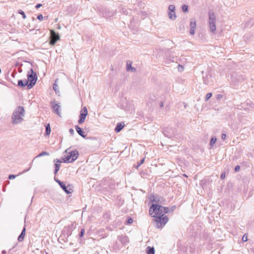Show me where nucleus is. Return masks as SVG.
<instances>
[{
    "instance_id": "obj_1",
    "label": "nucleus",
    "mask_w": 254,
    "mask_h": 254,
    "mask_svg": "<svg viewBox=\"0 0 254 254\" xmlns=\"http://www.w3.org/2000/svg\"><path fill=\"white\" fill-rule=\"evenodd\" d=\"M162 206L159 204H152L149 208V213L152 217L155 218L156 227L161 228L168 221V217L165 215L166 214L163 210Z\"/></svg>"
},
{
    "instance_id": "obj_2",
    "label": "nucleus",
    "mask_w": 254,
    "mask_h": 254,
    "mask_svg": "<svg viewBox=\"0 0 254 254\" xmlns=\"http://www.w3.org/2000/svg\"><path fill=\"white\" fill-rule=\"evenodd\" d=\"M25 115V110L22 106H17L14 110L12 115L11 123L13 125L21 124L23 121Z\"/></svg>"
},
{
    "instance_id": "obj_3",
    "label": "nucleus",
    "mask_w": 254,
    "mask_h": 254,
    "mask_svg": "<svg viewBox=\"0 0 254 254\" xmlns=\"http://www.w3.org/2000/svg\"><path fill=\"white\" fill-rule=\"evenodd\" d=\"M78 156L79 153L77 150L71 151L68 153L66 156L63 158V162L64 163H71L76 160Z\"/></svg>"
},
{
    "instance_id": "obj_4",
    "label": "nucleus",
    "mask_w": 254,
    "mask_h": 254,
    "mask_svg": "<svg viewBox=\"0 0 254 254\" xmlns=\"http://www.w3.org/2000/svg\"><path fill=\"white\" fill-rule=\"evenodd\" d=\"M31 74H27L28 81H29L30 83L28 85V89L32 88L35 84L37 80V74L34 71L32 68L30 69Z\"/></svg>"
},
{
    "instance_id": "obj_5",
    "label": "nucleus",
    "mask_w": 254,
    "mask_h": 254,
    "mask_svg": "<svg viewBox=\"0 0 254 254\" xmlns=\"http://www.w3.org/2000/svg\"><path fill=\"white\" fill-rule=\"evenodd\" d=\"M209 15V28L211 32H214L216 30V25H215V20L216 17L214 13L210 10L208 13Z\"/></svg>"
},
{
    "instance_id": "obj_6",
    "label": "nucleus",
    "mask_w": 254,
    "mask_h": 254,
    "mask_svg": "<svg viewBox=\"0 0 254 254\" xmlns=\"http://www.w3.org/2000/svg\"><path fill=\"white\" fill-rule=\"evenodd\" d=\"M60 40V36L59 33L56 32L54 30H50L49 44L52 46H54L57 42Z\"/></svg>"
},
{
    "instance_id": "obj_7",
    "label": "nucleus",
    "mask_w": 254,
    "mask_h": 254,
    "mask_svg": "<svg viewBox=\"0 0 254 254\" xmlns=\"http://www.w3.org/2000/svg\"><path fill=\"white\" fill-rule=\"evenodd\" d=\"M149 199L152 203L155 202L154 204L162 205L164 204L165 200L163 197L157 194H152L150 195Z\"/></svg>"
},
{
    "instance_id": "obj_8",
    "label": "nucleus",
    "mask_w": 254,
    "mask_h": 254,
    "mask_svg": "<svg viewBox=\"0 0 254 254\" xmlns=\"http://www.w3.org/2000/svg\"><path fill=\"white\" fill-rule=\"evenodd\" d=\"M244 79V77L241 75H239L237 73H233L231 75V82L234 84H236L241 82Z\"/></svg>"
},
{
    "instance_id": "obj_9",
    "label": "nucleus",
    "mask_w": 254,
    "mask_h": 254,
    "mask_svg": "<svg viewBox=\"0 0 254 254\" xmlns=\"http://www.w3.org/2000/svg\"><path fill=\"white\" fill-rule=\"evenodd\" d=\"M88 114V111L86 107H83L80 112L79 119L78 123L81 124L84 122L86 117Z\"/></svg>"
},
{
    "instance_id": "obj_10",
    "label": "nucleus",
    "mask_w": 254,
    "mask_h": 254,
    "mask_svg": "<svg viewBox=\"0 0 254 254\" xmlns=\"http://www.w3.org/2000/svg\"><path fill=\"white\" fill-rule=\"evenodd\" d=\"M100 14H101L102 16L106 17L109 18L110 17H112L114 16L115 14V11L112 10H110L107 8H104L100 9L99 10Z\"/></svg>"
},
{
    "instance_id": "obj_11",
    "label": "nucleus",
    "mask_w": 254,
    "mask_h": 254,
    "mask_svg": "<svg viewBox=\"0 0 254 254\" xmlns=\"http://www.w3.org/2000/svg\"><path fill=\"white\" fill-rule=\"evenodd\" d=\"M50 104L53 111L58 116H60L61 112H60V109L61 106L58 104L56 103L55 101L51 102Z\"/></svg>"
},
{
    "instance_id": "obj_12",
    "label": "nucleus",
    "mask_w": 254,
    "mask_h": 254,
    "mask_svg": "<svg viewBox=\"0 0 254 254\" xmlns=\"http://www.w3.org/2000/svg\"><path fill=\"white\" fill-rule=\"evenodd\" d=\"M74 228V224L73 223H72L70 225L67 226V227H65L64 229V232L66 233L67 236L69 237V236L71 235L72 231Z\"/></svg>"
},
{
    "instance_id": "obj_13",
    "label": "nucleus",
    "mask_w": 254,
    "mask_h": 254,
    "mask_svg": "<svg viewBox=\"0 0 254 254\" xmlns=\"http://www.w3.org/2000/svg\"><path fill=\"white\" fill-rule=\"evenodd\" d=\"M242 107L249 109V107L254 108V103L250 100H247L246 102L242 104Z\"/></svg>"
},
{
    "instance_id": "obj_14",
    "label": "nucleus",
    "mask_w": 254,
    "mask_h": 254,
    "mask_svg": "<svg viewBox=\"0 0 254 254\" xmlns=\"http://www.w3.org/2000/svg\"><path fill=\"white\" fill-rule=\"evenodd\" d=\"M54 162H55L54 165L55 167L54 174H56L60 170L61 161L59 160L58 159H56L54 160Z\"/></svg>"
},
{
    "instance_id": "obj_15",
    "label": "nucleus",
    "mask_w": 254,
    "mask_h": 254,
    "mask_svg": "<svg viewBox=\"0 0 254 254\" xmlns=\"http://www.w3.org/2000/svg\"><path fill=\"white\" fill-rule=\"evenodd\" d=\"M60 186L66 194H68L71 193V191H70L71 189L70 188L69 190L68 189V187H70V186H66L65 184L63 182L61 183V185H60Z\"/></svg>"
},
{
    "instance_id": "obj_16",
    "label": "nucleus",
    "mask_w": 254,
    "mask_h": 254,
    "mask_svg": "<svg viewBox=\"0 0 254 254\" xmlns=\"http://www.w3.org/2000/svg\"><path fill=\"white\" fill-rule=\"evenodd\" d=\"M75 128L79 135H80L84 138L86 137V134H85V132L83 131L82 129L80 127L78 126H75Z\"/></svg>"
},
{
    "instance_id": "obj_17",
    "label": "nucleus",
    "mask_w": 254,
    "mask_h": 254,
    "mask_svg": "<svg viewBox=\"0 0 254 254\" xmlns=\"http://www.w3.org/2000/svg\"><path fill=\"white\" fill-rule=\"evenodd\" d=\"M126 70L127 71H130L131 72H135L136 71V68L131 66V63L129 61L127 62V63Z\"/></svg>"
},
{
    "instance_id": "obj_18",
    "label": "nucleus",
    "mask_w": 254,
    "mask_h": 254,
    "mask_svg": "<svg viewBox=\"0 0 254 254\" xmlns=\"http://www.w3.org/2000/svg\"><path fill=\"white\" fill-rule=\"evenodd\" d=\"M119 241L121 242L123 244H126L128 242V238L124 235H120L118 238Z\"/></svg>"
},
{
    "instance_id": "obj_19",
    "label": "nucleus",
    "mask_w": 254,
    "mask_h": 254,
    "mask_svg": "<svg viewBox=\"0 0 254 254\" xmlns=\"http://www.w3.org/2000/svg\"><path fill=\"white\" fill-rule=\"evenodd\" d=\"M124 127L125 124L123 122L118 123L116 127H115V131L116 132H119L122 130V129L124 128Z\"/></svg>"
},
{
    "instance_id": "obj_20",
    "label": "nucleus",
    "mask_w": 254,
    "mask_h": 254,
    "mask_svg": "<svg viewBox=\"0 0 254 254\" xmlns=\"http://www.w3.org/2000/svg\"><path fill=\"white\" fill-rule=\"evenodd\" d=\"M28 81L26 79H25L24 80H19L18 81L17 86L21 87H24L26 86L28 87Z\"/></svg>"
},
{
    "instance_id": "obj_21",
    "label": "nucleus",
    "mask_w": 254,
    "mask_h": 254,
    "mask_svg": "<svg viewBox=\"0 0 254 254\" xmlns=\"http://www.w3.org/2000/svg\"><path fill=\"white\" fill-rule=\"evenodd\" d=\"M25 232H26V228H25V226H24L23 227L20 234L19 235V236L18 237L17 240L19 242H22L23 241L24 238L25 236Z\"/></svg>"
},
{
    "instance_id": "obj_22",
    "label": "nucleus",
    "mask_w": 254,
    "mask_h": 254,
    "mask_svg": "<svg viewBox=\"0 0 254 254\" xmlns=\"http://www.w3.org/2000/svg\"><path fill=\"white\" fill-rule=\"evenodd\" d=\"M146 252L147 254H154L155 249L154 247L148 246L146 248Z\"/></svg>"
},
{
    "instance_id": "obj_23",
    "label": "nucleus",
    "mask_w": 254,
    "mask_h": 254,
    "mask_svg": "<svg viewBox=\"0 0 254 254\" xmlns=\"http://www.w3.org/2000/svg\"><path fill=\"white\" fill-rule=\"evenodd\" d=\"M46 131H45V135H49L51 133V127L49 124H47L45 126Z\"/></svg>"
},
{
    "instance_id": "obj_24",
    "label": "nucleus",
    "mask_w": 254,
    "mask_h": 254,
    "mask_svg": "<svg viewBox=\"0 0 254 254\" xmlns=\"http://www.w3.org/2000/svg\"><path fill=\"white\" fill-rule=\"evenodd\" d=\"M168 16L170 19L174 20L176 18L175 13L168 12Z\"/></svg>"
},
{
    "instance_id": "obj_25",
    "label": "nucleus",
    "mask_w": 254,
    "mask_h": 254,
    "mask_svg": "<svg viewBox=\"0 0 254 254\" xmlns=\"http://www.w3.org/2000/svg\"><path fill=\"white\" fill-rule=\"evenodd\" d=\"M168 12L175 13V6L173 4H171L168 7Z\"/></svg>"
},
{
    "instance_id": "obj_26",
    "label": "nucleus",
    "mask_w": 254,
    "mask_h": 254,
    "mask_svg": "<svg viewBox=\"0 0 254 254\" xmlns=\"http://www.w3.org/2000/svg\"><path fill=\"white\" fill-rule=\"evenodd\" d=\"M53 89L55 90L56 94H58L59 93V90H58V85L56 83V80L55 81V82L53 85Z\"/></svg>"
},
{
    "instance_id": "obj_27",
    "label": "nucleus",
    "mask_w": 254,
    "mask_h": 254,
    "mask_svg": "<svg viewBox=\"0 0 254 254\" xmlns=\"http://www.w3.org/2000/svg\"><path fill=\"white\" fill-rule=\"evenodd\" d=\"M50 155L49 153L46 151H42L38 155L36 156L35 158L40 157L43 156H49Z\"/></svg>"
},
{
    "instance_id": "obj_28",
    "label": "nucleus",
    "mask_w": 254,
    "mask_h": 254,
    "mask_svg": "<svg viewBox=\"0 0 254 254\" xmlns=\"http://www.w3.org/2000/svg\"><path fill=\"white\" fill-rule=\"evenodd\" d=\"M217 140V138L215 137H212L211 138L210 142V145L211 146H212L216 142Z\"/></svg>"
},
{
    "instance_id": "obj_29",
    "label": "nucleus",
    "mask_w": 254,
    "mask_h": 254,
    "mask_svg": "<svg viewBox=\"0 0 254 254\" xmlns=\"http://www.w3.org/2000/svg\"><path fill=\"white\" fill-rule=\"evenodd\" d=\"M144 160H145V158H142V159L140 161V162H138V163H137V165H136V166H135V167L136 169L138 168V167H139L141 166V165H142V164L144 163Z\"/></svg>"
},
{
    "instance_id": "obj_30",
    "label": "nucleus",
    "mask_w": 254,
    "mask_h": 254,
    "mask_svg": "<svg viewBox=\"0 0 254 254\" xmlns=\"http://www.w3.org/2000/svg\"><path fill=\"white\" fill-rule=\"evenodd\" d=\"M18 13L22 16V18L23 19L26 18V16L23 10H22L21 9H19L18 11Z\"/></svg>"
},
{
    "instance_id": "obj_31",
    "label": "nucleus",
    "mask_w": 254,
    "mask_h": 254,
    "mask_svg": "<svg viewBox=\"0 0 254 254\" xmlns=\"http://www.w3.org/2000/svg\"><path fill=\"white\" fill-rule=\"evenodd\" d=\"M190 27H196V22L194 19L190 20Z\"/></svg>"
},
{
    "instance_id": "obj_32",
    "label": "nucleus",
    "mask_w": 254,
    "mask_h": 254,
    "mask_svg": "<svg viewBox=\"0 0 254 254\" xmlns=\"http://www.w3.org/2000/svg\"><path fill=\"white\" fill-rule=\"evenodd\" d=\"M182 10L184 12L188 11V6L187 4H183L182 7Z\"/></svg>"
},
{
    "instance_id": "obj_33",
    "label": "nucleus",
    "mask_w": 254,
    "mask_h": 254,
    "mask_svg": "<svg viewBox=\"0 0 254 254\" xmlns=\"http://www.w3.org/2000/svg\"><path fill=\"white\" fill-rule=\"evenodd\" d=\"M162 209L163 210H164L165 213L166 214L171 212V211L170 210V208L167 207H162Z\"/></svg>"
},
{
    "instance_id": "obj_34",
    "label": "nucleus",
    "mask_w": 254,
    "mask_h": 254,
    "mask_svg": "<svg viewBox=\"0 0 254 254\" xmlns=\"http://www.w3.org/2000/svg\"><path fill=\"white\" fill-rule=\"evenodd\" d=\"M212 94L211 93H208L205 96V101H208L212 96Z\"/></svg>"
},
{
    "instance_id": "obj_35",
    "label": "nucleus",
    "mask_w": 254,
    "mask_h": 254,
    "mask_svg": "<svg viewBox=\"0 0 254 254\" xmlns=\"http://www.w3.org/2000/svg\"><path fill=\"white\" fill-rule=\"evenodd\" d=\"M85 233V230L84 229H82L78 234L79 238H81L83 236Z\"/></svg>"
},
{
    "instance_id": "obj_36",
    "label": "nucleus",
    "mask_w": 254,
    "mask_h": 254,
    "mask_svg": "<svg viewBox=\"0 0 254 254\" xmlns=\"http://www.w3.org/2000/svg\"><path fill=\"white\" fill-rule=\"evenodd\" d=\"M196 27H190V35H194Z\"/></svg>"
},
{
    "instance_id": "obj_37",
    "label": "nucleus",
    "mask_w": 254,
    "mask_h": 254,
    "mask_svg": "<svg viewBox=\"0 0 254 254\" xmlns=\"http://www.w3.org/2000/svg\"><path fill=\"white\" fill-rule=\"evenodd\" d=\"M121 12L127 15L128 14L127 10L125 8H123L122 9V11H121Z\"/></svg>"
},
{
    "instance_id": "obj_38",
    "label": "nucleus",
    "mask_w": 254,
    "mask_h": 254,
    "mask_svg": "<svg viewBox=\"0 0 254 254\" xmlns=\"http://www.w3.org/2000/svg\"><path fill=\"white\" fill-rule=\"evenodd\" d=\"M223 96L222 94H218L216 96V99L217 100H220L223 98Z\"/></svg>"
},
{
    "instance_id": "obj_39",
    "label": "nucleus",
    "mask_w": 254,
    "mask_h": 254,
    "mask_svg": "<svg viewBox=\"0 0 254 254\" xmlns=\"http://www.w3.org/2000/svg\"><path fill=\"white\" fill-rule=\"evenodd\" d=\"M234 170L236 172H238L240 170V166L239 165L236 166Z\"/></svg>"
},
{
    "instance_id": "obj_40",
    "label": "nucleus",
    "mask_w": 254,
    "mask_h": 254,
    "mask_svg": "<svg viewBox=\"0 0 254 254\" xmlns=\"http://www.w3.org/2000/svg\"><path fill=\"white\" fill-rule=\"evenodd\" d=\"M133 222L132 219L131 218H128L127 220V223L128 224H131Z\"/></svg>"
},
{
    "instance_id": "obj_41",
    "label": "nucleus",
    "mask_w": 254,
    "mask_h": 254,
    "mask_svg": "<svg viewBox=\"0 0 254 254\" xmlns=\"http://www.w3.org/2000/svg\"><path fill=\"white\" fill-rule=\"evenodd\" d=\"M32 164V162L30 164V167H29L28 169L24 170L22 172V173H25V172H28V171H29V170H30L31 168Z\"/></svg>"
},
{
    "instance_id": "obj_42",
    "label": "nucleus",
    "mask_w": 254,
    "mask_h": 254,
    "mask_svg": "<svg viewBox=\"0 0 254 254\" xmlns=\"http://www.w3.org/2000/svg\"><path fill=\"white\" fill-rule=\"evenodd\" d=\"M37 19L40 20V21H41L43 19V16L42 14H39L37 16Z\"/></svg>"
},
{
    "instance_id": "obj_43",
    "label": "nucleus",
    "mask_w": 254,
    "mask_h": 254,
    "mask_svg": "<svg viewBox=\"0 0 254 254\" xmlns=\"http://www.w3.org/2000/svg\"><path fill=\"white\" fill-rule=\"evenodd\" d=\"M242 241L243 242H246L248 241V238H247V236L246 235H244L243 237H242Z\"/></svg>"
},
{
    "instance_id": "obj_44",
    "label": "nucleus",
    "mask_w": 254,
    "mask_h": 254,
    "mask_svg": "<svg viewBox=\"0 0 254 254\" xmlns=\"http://www.w3.org/2000/svg\"><path fill=\"white\" fill-rule=\"evenodd\" d=\"M15 177H16V176L14 175H9L8 176V179L10 180L14 179L15 178Z\"/></svg>"
},
{
    "instance_id": "obj_45",
    "label": "nucleus",
    "mask_w": 254,
    "mask_h": 254,
    "mask_svg": "<svg viewBox=\"0 0 254 254\" xmlns=\"http://www.w3.org/2000/svg\"><path fill=\"white\" fill-rule=\"evenodd\" d=\"M69 132L70 134L73 135L74 133V130L72 128H70L69 129Z\"/></svg>"
},
{
    "instance_id": "obj_46",
    "label": "nucleus",
    "mask_w": 254,
    "mask_h": 254,
    "mask_svg": "<svg viewBox=\"0 0 254 254\" xmlns=\"http://www.w3.org/2000/svg\"><path fill=\"white\" fill-rule=\"evenodd\" d=\"M55 181L59 184V185H61V183H62L63 182L61 181L59 179H57L56 178H55Z\"/></svg>"
},
{
    "instance_id": "obj_47",
    "label": "nucleus",
    "mask_w": 254,
    "mask_h": 254,
    "mask_svg": "<svg viewBox=\"0 0 254 254\" xmlns=\"http://www.w3.org/2000/svg\"><path fill=\"white\" fill-rule=\"evenodd\" d=\"M164 102L163 101H161L159 103V106L160 108H162L164 106Z\"/></svg>"
},
{
    "instance_id": "obj_48",
    "label": "nucleus",
    "mask_w": 254,
    "mask_h": 254,
    "mask_svg": "<svg viewBox=\"0 0 254 254\" xmlns=\"http://www.w3.org/2000/svg\"><path fill=\"white\" fill-rule=\"evenodd\" d=\"M42 6V4H41V3H38L36 5L35 7L37 9L40 8V7H41Z\"/></svg>"
},
{
    "instance_id": "obj_49",
    "label": "nucleus",
    "mask_w": 254,
    "mask_h": 254,
    "mask_svg": "<svg viewBox=\"0 0 254 254\" xmlns=\"http://www.w3.org/2000/svg\"><path fill=\"white\" fill-rule=\"evenodd\" d=\"M226 135L224 133H223L221 136L222 139L225 140L226 139Z\"/></svg>"
},
{
    "instance_id": "obj_50",
    "label": "nucleus",
    "mask_w": 254,
    "mask_h": 254,
    "mask_svg": "<svg viewBox=\"0 0 254 254\" xmlns=\"http://www.w3.org/2000/svg\"><path fill=\"white\" fill-rule=\"evenodd\" d=\"M176 208L175 206H172L171 208H170V210L171 212H173Z\"/></svg>"
},
{
    "instance_id": "obj_51",
    "label": "nucleus",
    "mask_w": 254,
    "mask_h": 254,
    "mask_svg": "<svg viewBox=\"0 0 254 254\" xmlns=\"http://www.w3.org/2000/svg\"><path fill=\"white\" fill-rule=\"evenodd\" d=\"M166 131H164V132H163L164 135L167 136L169 138H171L172 137V135H166Z\"/></svg>"
},
{
    "instance_id": "obj_52",
    "label": "nucleus",
    "mask_w": 254,
    "mask_h": 254,
    "mask_svg": "<svg viewBox=\"0 0 254 254\" xmlns=\"http://www.w3.org/2000/svg\"><path fill=\"white\" fill-rule=\"evenodd\" d=\"M225 173H222V174H221V179H224V178H225Z\"/></svg>"
},
{
    "instance_id": "obj_53",
    "label": "nucleus",
    "mask_w": 254,
    "mask_h": 254,
    "mask_svg": "<svg viewBox=\"0 0 254 254\" xmlns=\"http://www.w3.org/2000/svg\"><path fill=\"white\" fill-rule=\"evenodd\" d=\"M180 68H182V70H183L184 67L182 65H179V70H180Z\"/></svg>"
},
{
    "instance_id": "obj_54",
    "label": "nucleus",
    "mask_w": 254,
    "mask_h": 254,
    "mask_svg": "<svg viewBox=\"0 0 254 254\" xmlns=\"http://www.w3.org/2000/svg\"><path fill=\"white\" fill-rule=\"evenodd\" d=\"M203 78L204 83L205 84H207V82L205 81V78H204V76H203Z\"/></svg>"
},
{
    "instance_id": "obj_55",
    "label": "nucleus",
    "mask_w": 254,
    "mask_h": 254,
    "mask_svg": "<svg viewBox=\"0 0 254 254\" xmlns=\"http://www.w3.org/2000/svg\"><path fill=\"white\" fill-rule=\"evenodd\" d=\"M12 76L13 77H14V73H12Z\"/></svg>"
},
{
    "instance_id": "obj_56",
    "label": "nucleus",
    "mask_w": 254,
    "mask_h": 254,
    "mask_svg": "<svg viewBox=\"0 0 254 254\" xmlns=\"http://www.w3.org/2000/svg\"><path fill=\"white\" fill-rule=\"evenodd\" d=\"M36 158H35L33 160H32V162L34 161V160Z\"/></svg>"
}]
</instances>
